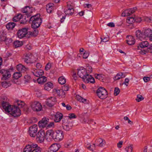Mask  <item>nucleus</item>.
Listing matches in <instances>:
<instances>
[{"label":"nucleus","instance_id":"obj_27","mask_svg":"<svg viewBox=\"0 0 152 152\" xmlns=\"http://www.w3.org/2000/svg\"><path fill=\"white\" fill-rule=\"evenodd\" d=\"M37 130V125L35 124L29 128V133H36Z\"/></svg>","mask_w":152,"mask_h":152},{"label":"nucleus","instance_id":"obj_15","mask_svg":"<svg viewBox=\"0 0 152 152\" xmlns=\"http://www.w3.org/2000/svg\"><path fill=\"white\" fill-rule=\"evenodd\" d=\"M56 102V99L54 97H51L48 98L46 102V104L49 107H52Z\"/></svg>","mask_w":152,"mask_h":152},{"label":"nucleus","instance_id":"obj_40","mask_svg":"<svg viewBox=\"0 0 152 152\" xmlns=\"http://www.w3.org/2000/svg\"><path fill=\"white\" fill-rule=\"evenodd\" d=\"M68 116H65L63 118L62 120V124L65 126L67 125V124L68 123Z\"/></svg>","mask_w":152,"mask_h":152},{"label":"nucleus","instance_id":"obj_61","mask_svg":"<svg viewBox=\"0 0 152 152\" xmlns=\"http://www.w3.org/2000/svg\"><path fill=\"white\" fill-rule=\"evenodd\" d=\"M54 126V123L53 122H50V124L47 125L48 127H51Z\"/></svg>","mask_w":152,"mask_h":152},{"label":"nucleus","instance_id":"obj_10","mask_svg":"<svg viewBox=\"0 0 152 152\" xmlns=\"http://www.w3.org/2000/svg\"><path fill=\"white\" fill-rule=\"evenodd\" d=\"M77 75L80 77L82 78L83 80L86 77L87 75H88L86 69L84 68H81L78 69Z\"/></svg>","mask_w":152,"mask_h":152},{"label":"nucleus","instance_id":"obj_28","mask_svg":"<svg viewBox=\"0 0 152 152\" xmlns=\"http://www.w3.org/2000/svg\"><path fill=\"white\" fill-rule=\"evenodd\" d=\"M129 38L128 40H126L127 44L130 45H133L135 43V40L134 37L131 36H128Z\"/></svg>","mask_w":152,"mask_h":152},{"label":"nucleus","instance_id":"obj_16","mask_svg":"<svg viewBox=\"0 0 152 152\" xmlns=\"http://www.w3.org/2000/svg\"><path fill=\"white\" fill-rule=\"evenodd\" d=\"M32 73L34 76L37 77L41 76L44 73L43 70L42 69H37L34 68L33 69Z\"/></svg>","mask_w":152,"mask_h":152},{"label":"nucleus","instance_id":"obj_34","mask_svg":"<svg viewBox=\"0 0 152 152\" xmlns=\"http://www.w3.org/2000/svg\"><path fill=\"white\" fill-rule=\"evenodd\" d=\"M125 77V76H123L122 73L120 72L117 74L114 77V79L115 80H118L120 79Z\"/></svg>","mask_w":152,"mask_h":152},{"label":"nucleus","instance_id":"obj_11","mask_svg":"<svg viewBox=\"0 0 152 152\" xmlns=\"http://www.w3.org/2000/svg\"><path fill=\"white\" fill-rule=\"evenodd\" d=\"M61 145L59 144L54 143L52 144L49 148L48 152H56L61 148Z\"/></svg>","mask_w":152,"mask_h":152},{"label":"nucleus","instance_id":"obj_25","mask_svg":"<svg viewBox=\"0 0 152 152\" xmlns=\"http://www.w3.org/2000/svg\"><path fill=\"white\" fill-rule=\"evenodd\" d=\"M62 117V114L59 113H58L55 116L54 121L56 122H58L61 120Z\"/></svg>","mask_w":152,"mask_h":152},{"label":"nucleus","instance_id":"obj_56","mask_svg":"<svg viewBox=\"0 0 152 152\" xmlns=\"http://www.w3.org/2000/svg\"><path fill=\"white\" fill-rule=\"evenodd\" d=\"M20 24H24L26 22V19L25 18L23 17V18L21 20H20Z\"/></svg>","mask_w":152,"mask_h":152},{"label":"nucleus","instance_id":"obj_29","mask_svg":"<svg viewBox=\"0 0 152 152\" xmlns=\"http://www.w3.org/2000/svg\"><path fill=\"white\" fill-rule=\"evenodd\" d=\"M96 142L97 143H99L98 146L100 147H102L105 145L106 142L104 140L99 138L96 140Z\"/></svg>","mask_w":152,"mask_h":152},{"label":"nucleus","instance_id":"obj_53","mask_svg":"<svg viewBox=\"0 0 152 152\" xmlns=\"http://www.w3.org/2000/svg\"><path fill=\"white\" fill-rule=\"evenodd\" d=\"M89 54L88 52L87 51L85 52L83 54V58L85 59L87 58L88 57Z\"/></svg>","mask_w":152,"mask_h":152},{"label":"nucleus","instance_id":"obj_6","mask_svg":"<svg viewBox=\"0 0 152 152\" xmlns=\"http://www.w3.org/2000/svg\"><path fill=\"white\" fill-rule=\"evenodd\" d=\"M31 107L33 111L36 112L41 111L42 108L41 104L38 102H32Z\"/></svg>","mask_w":152,"mask_h":152},{"label":"nucleus","instance_id":"obj_50","mask_svg":"<svg viewBox=\"0 0 152 152\" xmlns=\"http://www.w3.org/2000/svg\"><path fill=\"white\" fill-rule=\"evenodd\" d=\"M103 75L102 74H95V77L99 80L102 79V78L103 77Z\"/></svg>","mask_w":152,"mask_h":152},{"label":"nucleus","instance_id":"obj_24","mask_svg":"<svg viewBox=\"0 0 152 152\" xmlns=\"http://www.w3.org/2000/svg\"><path fill=\"white\" fill-rule=\"evenodd\" d=\"M149 45V43L146 41H143L140 43L139 45L137 46L138 48L140 49V48H144L147 47Z\"/></svg>","mask_w":152,"mask_h":152},{"label":"nucleus","instance_id":"obj_31","mask_svg":"<svg viewBox=\"0 0 152 152\" xmlns=\"http://www.w3.org/2000/svg\"><path fill=\"white\" fill-rule=\"evenodd\" d=\"M44 86L45 89L46 90L48 91L50 88H53V85L52 83L50 82H48L46 83Z\"/></svg>","mask_w":152,"mask_h":152},{"label":"nucleus","instance_id":"obj_51","mask_svg":"<svg viewBox=\"0 0 152 152\" xmlns=\"http://www.w3.org/2000/svg\"><path fill=\"white\" fill-rule=\"evenodd\" d=\"M87 67L86 69H85L87 71H88L89 72H91L92 71V69L91 67L88 64H87Z\"/></svg>","mask_w":152,"mask_h":152},{"label":"nucleus","instance_id":"obj_55","mask_svg":"<svg viewBox=\"0 0 152 152\" xmlns=\"http://www.w3.org/2000/svg\"><path fill=\"white\" fill-rule=\"evenodd\" d=\"M51 67V65L49 63H48L46 65L45 69V70L47 71L49 70Z\"/></svg>","mask_w":152,"mask_h":152},{"label":"nucleus","instance_id":"obj_8","mask_svg":"<svg viewBox=\"0 0 152 152\" xmlns=\"http://www.w3.org/2000/svg\"><path fill=\"white\" fill-rule=\"evenodd\" d=\"M0 39L1 41L5 42L6 44H8L12 42V39L7 37L6 34L4 31H1L0 33Z\"/></svg>","mask_w":152,"mask_h":152},{"label":"nucleus","instance_id":"obj_39","mask_svg":"<svg viewBox=\"0 0 152 152\" xmlns=\"http://www.w3.org/2000/svg\"><path fill=\"white\" fill-rule=\"evenodd\" d=\"M16 103L18 106V107L19 108L23 107L25 105L24 102L22 101H18Z\"/></svg>","mask_w":152,"mask_h":152},{"label":"nucleus","instance_id":"obj_44","mask_svg":"<svg viewBox=\"0 0 152 152\" xmlns=\"http://www.w3.org/2000/svg\"><path fill=\"white\" fill-rule=\"evenodd\" d=\"M144 98L142 95L138 94L137 96L136 100L137 102H140V101L142 100Z\"/></svg>","mask_w":152,"mask_h":152},{"label":"nucleus","instance_id":"obj_23","mask_svg":"<svg viewBox=\"0 0 152 152\" xmlns=\"http://www.w3.org/2000/svg\"><path fill=\"white\" fill-rule=\"evenodd\" d=\"M17 68L18 71H21V72L24 73L28 69V68L26 67L21 64H19L17 66Z\"/></svg>","mask_w":152,"mask_h":152},{"label":"nucleus","instance_id":"obj_7","mask_svg":"<svg viewBox=\"0 0 152 152\" xmlns=\"http://www.w3.org/2000/svg\"><path fill=\"white\" fill-rule=\"evenodd\" d=\"M32 56L31 54L30 53H25L23 56V59L24 62L27 64L30 65L33 63L32 60Z\"/></svg>","mask_w":152,"mask_h":152},{"label":"nucleus","instance_id":"obj_41","mask_svg":"<svg viewBox=\"0 0 152 152\" xmlns=\"http://www.w3.org/2000/svg\"><path fill=\"white\" fill-rule=\"evenodd\" d=\"M38 33V31L37 29H35L33 32H30V35L34 37H35L37 36Z\"/></svg>","mask_w":152,"mask_h":152},{"label":"nucleus","instance_id":"obj_3","mask_svg":"<svg viewBox=\"0 0 152 152\" xmlns=\"http://www.w3.org/2000/svg\"><path fill=\"white\" fill-rule=\"evenodd\" d=\"M97 95L102 99H104L107 97L108 94L106 90L104 88L100 87L96 91Z\"/></svg>","mask_w":152,"mask_h":152},{"label":"nucleus","instance_id":"obj_32","mask_svg":"<svg viewBox=\"0 0 152 152\" xmlns=\"http://www.w3.org/2000/svg\"><path fill=\"white\" fill-rule=\"evenodd\" d=\"M23 16L21 14H18L16 16L14 17L13 18V20L15 22H18L21 20L23 18Z\"/></svg>","mask_w":152,"mask_h":152},{"label":"nucleus","instance_id":"obj_30","mask_svg":"<svg viewBox=\"0 0 152 152\" xmlns=\"http://www.w3.org/2000/svg\"><path fill=\"white\" fill-rule=\"evenodd\" d=\"M47 80V77L45 76H43L39 77L37 79V81L39 84H42V83L46 82Z\"/></svg>","mask_w":152,"mask_h":152},{"label":"nucleus","instance_id":"obj_5","mask_svg":"<svg viewBox=\"0 0 152 152\" xmlns=\"http://www.w3.org/2000/svg\"><path fill=\"white\" fill-rule=\"evenodd\" d=\"M74 4L69 2L67 4V9L65 11V14L68 15H72L74 13Z\"/></svg>","mask_w":152,"mask_h":152},{"label":"nucleus","instance_id":"obj_48","mask_svg":"<svg viewBox=\"0 0 152 152\" xmlns=\"http://www.w3.org/2000/svg\"><path fill=\"white\" fill-rule=\"evenodd\" d=\"M68 118L71 119L72 118H76V117L74 113H70L69 114V116H68Z\"/></svg>","mask_w":152,"mask_h":152},{"label":"nucleus","instance_id":"obj_9","mask_svg":"<svg viewBox=\"0 0 152 152\" xmlns=\"http://www.w3.org/2000/svg\"><path fill=\"white\" fill-rule=\"evenodd\" d=\"M28 29L26 28H23L18 30L17 32L18 37L21 39L26 37L28 34Z\"/></svg>","mask_w":152,"mask_h":152},{"label":"nucleus","instance_id":"obj_62","mask_svg":"<svg viewBox=\"0 0 152 152\" xmlns=\"http://www.w3.org/2000/svg\"><path fill=\"white\" fill-rule=\"evenodd\" d=\"M101 43L103 41L104 42H107L108 41V38L107 37L105 38L104 39H102L101 38Z\"/></svg>","mask_w":152,"mask_h":152},{"label":"nucleus","instance_id":"obj_47","mask_svg":"<svg viewBox=\"0 0 152 152\" xmlns=\"http://www.w3.org/2000/svg\"><path fill=\"white\" fill-rule=\"evenodd\" d=\"M87 145H89V146L88 147H87V148L88 149H90L91 150H92V151H93V149H94L95 148V144H94L92 146H91L90 145V144H88Z\"/></svg>","mask_w":152,"mask_h":152},{"label":"nucleus","instance_id":"obj_19","mask_svg":"<svg viewBox=\"0 0 152 152\" xmlns=\"http://www.w3.org/2000/svg\"><path fill=\"white\" fill-rule=\"evenodd\" d=\"M83 81L86 83H92L95 82L94 79L91 75H87L86 77L84 79Z\"/></svg>","mask_w":152,"mask_h":152},{"label":"nucleus","instance_id":"obj_63","mask_svg":"<svg viewBox=\"0 0 152 152\" xmlns=\"http://www.w3.org/2000/svg\"><path fill=\"white\" fill-rule=\"evenodd\" d=\"M42 65L39 63H38L36 64V67L37 68H40L41 67Z\"/></svg>","mask_w":152,"mask_h":152},{"label":"nucleus","instance_id":"obj_20","mask_svg":"<svg viewBox=\"0 0 152 152\" xmlns=\"http://www.w3.org/2000/svg\"><path fill=\"white\" fill-rule=\"evenodd\" d=\"M33 11L32 8L29 6H26L22 10V11L23 13H26L28 15L32 13Z\"/></svg>","mask_w":152,"mask_h":152},{"label":"nucleus","instance_id":"obj_59","mask_svg":"<svg viewBox=\"0 0 152 152\" xmlns=\"http://www.w3.org/2000/svg\"><path fill=\"white\" fill-rule=\"evenodd\" d=\"M107 26H108L110 27H113L115 26V24L114 23L111 22L107 24Z\"/></svg>","mask_w":152,"mask_h":152},{"label":"nucleus","instance_id":"obj_60","mask_svg":"<svg viewBox=\"0 0 152 152\" xmlns=\"http://www.w3.org/2000/svg\"><path fill=\"white\" fill-rule=\"evenodd\" d=\"M145 21L148 22H150L151 20V18L148 17H146L144 19Z\"/></svg>","mask_w":152,"mask_h":152},{"label":"nucleus","instance_id":"obj_22","mask_svg":"<svg viewBox=\"0 0 152 152\" xmlns=\"http://www.w3.org/2000/svg\"><path fill=\"white\" fill-rule=\"evenodd\" d=\"M145 39H147L148 37L152 35V31L149 28L143 30Z\"/></svg>","mask_w":152,"mask_h":152},{"label":"nucleus","instance_id":"obj_43","mask_svg":"<svg viewBox=\"0 0 152 152\" xmlns=\"http://www.w3.org/2000/svg\"><path fill=\"white\" fill-rule=\"evenodd\" d=\"M2 86L4 88H7L9 86L10 84V83H7L6 81H4L1 83Z\"/></svg>","mask_w":152,"mask_h":152},{"label":"nucleus","instance_id":"obj_42","mask_svg":"<svg viewBox=\"0 0 152 152\" xmlns=\"http://www.w3.org/2000/svg\"><path fill=\"white\" fill-rule=\"evenodd\" d=\"M133 149V145H131L130 146L126 147L125 150L127 152H132Z\"/></svg>","mask_w":152,"mask_h":152},{"label":"nucleus","instance_id":"obj_18","mask_svg":"<svg viewBox=\"0 0 152 152\" xmlns=\"http://www.w3.org/2000/svg\"><path fill=\"white\" fill-rule=\"evenodd\" d=\"M45 134H37V141L40 143L42 142L45 140Z\"/></svg>","mask_w":152,"mask_h":152},{"label":"nucleus","instance_id":"obj_54","mask_svg":"<svg viewBox=\"0 0 152 152\" xmlns=\"http://www.w3.org/2000/svg\"><path fill=\"white\" fill-rule=\"evenodd\" d=\"M143 79L145 82H147L150 80L151 81L150 77H145L143 78Z\"/></svg>","mask_w":152,"mask_h":152},{"label":"nucleus","instance_id":"obj_46","mask_svg":"<svg viewBox=\"0 0 152 152\" xmlns=\"http://www.w3.org/2000/svg\"><path fill=\"white\" fill-rule=\"evenodd\" d=\"M120 90L118 88H115L114 91V94L115 96H117L119 93Z\"/></svg>","mask_w":152,"mask_h":152},{"label":"nucleus","instance_id":"obj_17","mask_svg":"<svg viewBox=\"0 0 152 152\" xmlns=\"http://www.w3.org/2000/svg\"><path fill=\"white\" fill-rule=\"evenodd\" d=\"M135 35L137 39L142 40L145 39L143 31L142 32L140 30H137L135 32Z\"/></svg>","mask_w":152,"mask_h":152},{"label":"nucleus","instance_id":"obj_4","mask_svg":"<svg viewBox=\"0 0 152 152\" xmlns=\"http://www.w3.org/2000/svg\"><path fill=\"white\" fill-rule=\"evenodd\" d=\"M64 136L63 134H46V137H48L50 139H53L56 141L62 140Z\"/></svg>","mask_w":152,"mask_h":152},{"label":"nucleus","instance_id":"obj_58","mask_svg":"<svg viewBox=\"0 0 152 152\" xmlns=\"http://www.w3.org/2000/svg\"><path fill=\"white\" fill-rule=\"evenodd\" d=\"M129 80L127 78H126L125 80L124 84L126 86H127L129 84Z\"/></svg>","mask_w":152,"mask_h":152},{"label":"nucleus","instance_id":"obj_52","mask_svg":"<svg viewBox=\"0 0 152 152\" xmlns=\"http://www.w3.org/2000/svg\"><path fill=\"white\" fill-rule=\"evenodd\" d=\"M69 89V87H68V86L66 85H65L64 86L62 87V90H63V91H68Z\"/></svg>","mask_w":152,"mask_h":152},{"label":"nucleus","instance_id":"obj_1","mask_svg":"<svg viewBox=\"0 0 152 152\" xmlns=\"http://www.w3.org/2000/svg\"><path fill=\"white\" fill-rule=\"evenodd\" d=\"M42 149L36 144H32L26 146L23 152H41Z\"/></svg>","mask_w":152,"mask_h":152},{"label":"nucleus","instance_id":"obj_37","mask_svg":"<svg viewBox=\"0 0 152 152\" xmlns=\"http://www.w3.org/2000/svg\"><path fill=\"white\" fill-rule=\"evenodd\" d=\"M59 83L61 85L64 84L66 82V80L64 77H60L58 79Z\"/></svg>","mask_w":152,"mask_h":152},{"label":"nucleus","instance_id":"obj_36","mask_svg":"<svg viewBox=\"0 0 152 152\" xmlns=\"http://www.w3.org/2000/svg\"><path fill=\"white\" fill-rule=\"evenodd\" d=\"M14 45L15 48L20 47L23 45L22 41H16L14 42Z\"/></svg>","mask_w":152,"mask_h":152},{"label":"nucleus","instance_id":"obj_33","mask_svg":"<svg viewBox=\"0 0 152 152\" xmlns=\"http://www.w3.org/2000/svg\"><path fill=\"white\" fill-rule=\"evenodd\" d=\"M15 24L13 22H10L6 26L7 28L9 30H12L15 26Z\"/></svg>","mask_w":152,"mask_h":152},{"label":"nucleus","instance_id":"obj_45","mask_svg":"<svg viewBox=\"0 0 152 152\" xmlns=\"http://www.w3.org/2000/svg\"><path fill=\"white\" fill-rule=\"evenodd\" d=\"M24 77L25 79V81L26 82H28L31 80V77L29 75H25Z\"/></svg>","mask_w":152,"mask_h":152},{"label":"nucleus","instance_id":"obj_13","mask_svg":"<svg viewBox=\"0 0 152 152\" xmlns=\"http://www.w3.org/2000/svg\"><path fill=\"white\" fill-rule=\"evenodd\" d=\"M49 121V119L46 118H43L42 120L39 121L38 125L40 128L44 129L45 127Z\"/></svg>","mask_w":152,"mask_h":152},{"label":"nucleus","instance_id":"obj_14","mask_svg":"<svg viewBox=\"0 0 152 152\" xmlns=\"http://www.w3.org/2000/svg\"><path fill=\"white\" fill-rule=\"evenodd\" d=\"M136 10L137 8L135 7L133 9H130L126 10L124 12H122V15L124 17L128 16L134 13Z\"/></svg>","mask_w":152,"mask_h":152},{"label":"nucleus","instance_id":"obj_21","mask_svg":"<svg viewBox=\"0 0 152 152\" xmlns=\"http://www.w3.org/2000/svg\"><path fill=\"white\" fill-rule=\"evenodd\" d=\"M54 92H55L56 94L60 97L64 98L65 96V93L62 89H57L55 88L53 90Z\"/></svg>","mask_w":152,"mask_h":152},{"label":"nucleus","instance_id":"obj_64","mask_svg":"<svg viewBox=\"0 0 152 152\" xmlns=\"http://www.w3.org/2000/svg\"><path fill=\"white\" fill-rule=\"evenodd\" d=\"M66 109L68 110H70L72 108V107H71L68 104L66 105Z\"/></svg>","mask_w":152,"mask_h":152},{"label":"nucleus","instance_id":"obj_49","mask_svg":"<svg viewBox=\"0 0 152 152\" xmlns=\"http://www.w3.org/2000/svg\"><path fill=\"white\" fill-rule=\"evenodd\" d=\"M77 99L78 101L83 103H84L86 101V99H83L81 96H78L77 97Z\"/></svg>","mask_w":152,"mask_h":152},{"label":"nucleus","instance_id":"obj_57","mask_svg":"<svg viewBox=\"0 0 152 152\" xmlns=\"http://www.w3.org/2000/svg\"><path fill=\"white\" fill-rule=\"evenodd\" d=\"M123 143V141H120L117 144L118 147L119 148H121L122 147Z\"/></svg>","mask_w":152,"mask_h":152},{"label":"nucleus","instance_id":"obj_38","mask_svg":"<svg viewBox=\"0 0 152 152\" xmlns=\"http://www.w3.org/2000/svg\"><path fill=\"white\" fill-rule=\"evenodd\" d=\"M21 73L16 72L13 75V77L15 79H17L22 76Z\"/></svg>","mask_w":152,"mask_h":152},{"label":"nucleus","instance_id":"obj_35","mask_svg":"<svg viewBox=\"0 0 152 152\" xmlns=\"http://www.w3.org/2000/svg\"><path fill=\"white\" fill-rule=\"evenodd\" d=\"M136 21L135 17H129L126 19V22L129 24H132Z\"/></svg>","mask_w":152,"mask_h":152},{"label":"nucleus","instance_id":"obj_26","mask_svg":"<svg viewBox=\"0 0 152 152\" xmlns=\"http://www.w3.org/2000/svg\"><path fill=\"white\" fill-rule=\"evenodd\" d=\"M54 4L53 3H49L46 6V10L48 12L51 13L54 9Z\"/></svg>","mask_w":152,"mask_h":152},{"label":"nucleus","instance_id":"obj_2","mask_svg":"<svg viewBox=\"0 0 152 152\" xmlns=\"http://www.w3.org/2000/svg\"><path fill=\"white\" fill-rule=\"evenodd\" d=\"M30 21L32 22V27L34 29L39 27L42 23V19L37 15H35L31 17L30 18Z\"/></svg>","mask_w":152,"mask_h":152},{"label":"nucleus","instance_id":"obj_12","mask_svg":"<svg viewBox=\"0 0 152 152\" xmlns=\"http://www.w3.org/2000/svg\"><path fill=\"white\" fill-rule=\"evenodd\" d=\"M0 73L2 76V79L4 80L8 79L11 76L10 72L7 70L1 69L0 70Z\"/></svg>","mask_w":152,"mask_h":152}]
</instances>
